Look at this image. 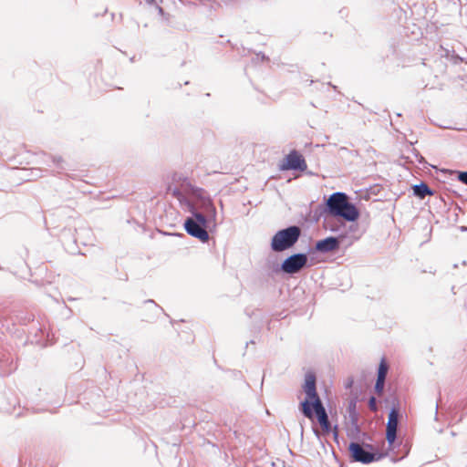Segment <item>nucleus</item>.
Wrapping results in <instances>:
<instances>
[{
    "label": "nucleus",
    "instance_id": "nucleus-1",
    "mask_svg": "<svg viewBox=\"0 0 467 467\" xmlns=\"http://www.w3.org/2000/svg\"><path fill=\"white\" fill-rule=\"evenodd\" d=\"M171 181L172 183L167 188L168 192L178 200L185 213L192 214L183 223L186 233L202 243L208 242V223L215 222L217 216L211 197L202 188L193 186L190 180L181 173H174Z\"/></svg>",
    "mask_w": 467,
    "mask_h": 467
},
{
    "label": "nucleus",
    "instance_id": "nucleus-2",
    "mask_svg": "<svg viewBox=\"0 0 467 467\" xmlns=\"http://www.w3.org/2000/svg\"><path fill=\"white\" fill-rule=\"evenodd\" d=\"M325 211L333 217L342 218L349 223L356 222L360 214L357 206L348 201L347 193L341 192L329 195Z\"/></svg>",
    "mask_w": 467,
    "mask_h": 467
},
{
    "label": "nucleus",
    "instance_id": "nucleus-3",
    "mask_svg": "<svg viewBox=\"0 0 467 467\" xmlns=\"http://www.w3.org/2000/svg\"><path fill=\"white\" fill-rule=\"evenodd\" d=\"M303 389L306 397L300 402L299 410L306 418L312 420V407L317 405V402L322 403L317 391V379L314 373L309 372L306 374Z\"/></svg>",
    "mask_w": 467,
    "mask_h": 467
},
{
    "label": "nucleus",
    "instance_id": "nucleus-4",
    "mask_svg": "<svg viewBox=\"0 0 467 467\" xmlns=\"http://www.w3.org/2000/svg\"><path fill=\"white\" fill-rule=\"evenodd\" d=\"M301 230L293 225L278 231L271 240V249L280 253L291 248L299 239Z\"/></svg>",
    "mask_w": 467,
    "mask_h": 467
},
{
    "label": "nucleus",
    "instance_id": "nucleus-5",
    "mask_svg": "<svg viewBox=\"0 0 467 467\" xmlns=\"http://www.w3.org/2000/svg\"><path fill=\"white\" fill-rule=\"evenodd\" d=\"M349 455L353 462L368 464L379 461L382 455L375 451L374 447L368 443L351 441L348 445Z\"/></svg>",
    "mask_w": 467,
    "mask_h": 467
},
{
    "label": "nucleus",
    "instance_id": "nucleus-6",
    "mask_svg": "<svg viewBox=\"0 0 467 467\" xmlns=\"http://www.w3.org/2000/svg\"><path fill=\"white\" fill-rule=\"evenodd\" d=\"M307 265V255L304 253H297L286 257L280 266H276L274 270L275 273L278 271L287 275H295L299 273Z\"/></svg>",
    "mask_w": 467,
    "mask_h": 467
},
{
    "label": "nucleus",
    "instance_id": "nucleus-7",
    "mask_svg": "<svg viewBox=\"0 0 467 467\" xmlns=\"http://www.w3.org/2000/svg\"><path fill=\"white\" fill-rule=\"evenodd\" d=\"M400 408L399 402L393 403L388 416L386 426V440L389 446H392L397 440V431L399 426Z\"/></svg>",
    "mask_w": 467,
    "mask_h": 467
},
{
    "label": "nucleus",
    "instance_id": "nucleus-8",
    "mask_svg": "<svg viewBox=\"0 0 467 467\" xmlns=\"http://www.w3.org/2000/svg\"><path fill=\"white\" fill-rule=\"evenodd\" d=\"M280 169L283 171H305L307 165L304 157L294 150L286 155L285 162L280 165Z\"/></svg>",
    "mask_w": 467,
    "mask_h": 467
},
{
    "label": "nucleus",
    "instance_id": "nucleus-9",
    "mask_svg": "<svg viewBox=\"0 0 467 467\" xmlns=\"http://www.w3.org/2000/svg\"><path fill=\"white\" fill-rule=\"evenodd\" d=\"M312 411L313 417H317V420L320 424L322 431L325 433H329L331 431V424L323 403L317 402V405H314L312 407Z\"/></svg>",
    "mask_w": 467,
    "mask_h": 467
},
{
    "label": "nucleus",
    "instance_id": "nucleus-10",
    "mask_svg": "<svg viewBox=\"0 0 467 467\" xmlns=\"http://www.w3.org/2000/svg\"><path fill=\"white\" fill-rule=\"evenodd\" d=\"M340 241L337 237L328 236L316 243L315 250L327 254L339 248Z\"/></svg>",
    "mask_w": 467,
    "mask_h": 467
},
{
    "label": "nucleus",
    "instance_id": "nucleus-11",
    "mask_svg": "<svg viewBox=\"0 0 467 467\" xmlns=\"http://www.w3.org/2000/svg\"><path fill=\"white\" fill-rule=\"evenodd\" d=\"M412 190L413 194L421 200L424 199L426 196H431L434 194V192L425 182H420V184L414 185L412 187Z\"/></svg>",
    "mask_w": 467,
    "mask_h": 467
},
{
    "label": "nucleus",
    "instance_id": "nucleus-12",
    "mask_svg": "<svg viewBox=\"0 0 467 467\" xmlns=\"http://www.w3.org/2000/svg\"><path fill=\"white\" fill-rule=\"evenodd\" d=\"M357 402L355 400H352L349 401L348 407V415L350 422L352 425H354L356 428H358V413L356 410Z\"/></svg>",
    "mask_w": 467,
    "mask_h": 467
},
{
    "label": "nucleus",
    "instance_id": "nucleus-13",
    "mask_svg": "<svg viewBox=\"0 0 467 467\" xmlns=\"http://www.w3.org/2000/svg\"><path fill=\"white\" fill-rule=\"evenodd\" d=\"M389 371V365L382 359L379 365L377 379H385Z\"/></svg>",
    "mask_w": 467,
    "mask_h": 467
},
{
    "label": "nucleus",
    "instance_id": "nucleus-14",
    "mask_svg": "<svg viewBox=\"0 0 467 467\" xmlns=\"http://www.w3.org/2000/svg\"><path fill=\"white\" fill-rule=\"evenodd\" d=\"M385 381H386L385 379H376L374 389L378 395H381L383 393L384 387H385Z\"/></svg>",
    "mask_w": 467,
    "mask_h": 467
},
{
    "label": "nucleus",
    "instance_id": "nucleus-15",
    "mask_svg": "<svg viewBox=\"0 0 467 467\" xmlns=\"http://www.w3.org/2000/svg\"><path fill=\"white\" fill-rule=\"evenodd\" d=\"M453 467H467V452L460 457Z\"/></svg>",
    "mask_w": 467,
    "mask_h": 467
},
{
    "label": "nucleus",
    "instance_id": "nucleus-16",
    "mask_svg": "<svg viewBox=\"0 0 467 467\" xmlns=\"http://www.w3.org/2000/svg\"><path fill=\"white\" fill-rule=\"evenodd\" d=\"M368 408L371 411H378L377 399L374 396H370L368 399Z\"/></svg>",
    "mask_w": 467,
    "mask_h": 467
},
{
    "label": "nucleus",
    "instance_id": "nucleus-17",
    "mask_svg": "<svg viewBox=\"0 0 467 467\" xmlns=\"http://www.w3.org/2000/svg\"><path fill=\"white\" fill-rule=\"evenodd\" d=\"M48 158L58 169H64L62 166L63 159L61 157L48 156Z\"/></svg>",
    "mask_w": 467,
    "mask_h": 467
},
{
    "label": "nucleus",
    "instance_id": "nucleus-18",
    "mask_svg": "<svg viewBox=\"0 0 467 467\" xmlns=\"http://www.w3.org/2000/svg\"><path fill=\"white\" fill-rule=\"evenodd\" d=\"M457 178L461 182L467 185V171H459Z\"/></svg>",
    "mask_w": 467,
    "mask_h": 467
},
{
    "label": "nucleus",
    "instance_id": "nucleus-19",
    "mask_svg": "<svg viewBox=\"0 0 467 467\" xmlns=\"http://www.w3.org/2000/svg\"><path fill=\"white\" fill-rule=\"evenodd\" d=\"M353 382H354V381H353V379H348V381L346 382V385H345L346 389H349V388H351V387H352V385H353Z\"/></svg>",
    "mask_w": 467,
    "mask_h": 467
},
{
    "label": "nucleus",
    "instance_id": "nucleus-20",
    "mask_svg": "<svg viewBox=\"0 0 467 467\" xmlns=\"http://www.w3.org/2000/svg\"><path fill=\"white\" fill-rule=\"evenodd\" d=\"M157 9H158V12H159V14H160V15H161V16H162V15L164 14V11H163L162 7H161V6H159V5H158V6H157Z\"/></svg>",
    "mask_w": 467,
    "mask_h": 467
},
{
    "label": "nucleus",
    "instance_id": "nucleus-21",
    "mask_svg": "<svg viewBox=\"0 0 467 467\" xmlns=\"http://www.w3.org/2000/svg\"><path fill=\"white\" fill-rule=\"evenodd\" d=\"M145 302H146V303L154 304V305H155V306H157V305H156V304L154 303V301H153V300H151V299L147 300V301H145Z\"/></svg>",
    "mask_w": 467,
    "mask_h": 467
},
{
    "label": "nucleus",
    "instance_id": "nucleus-22",
    "mask_svg": "<svg viewBox=\"0 0 467 467\" xmlns=\"http://www.w3.org/2000/svg\"><path fill=\"white\" fill-rule=\"evenodd\" d=\"M146 1H147V3H148V4H150V5H152V4H154V3H155V1H154V0H146Z\"/></svg>",
    "mask_w": 467,
    "mask_h": 467
},
{
    "label": "nucleus",
    "instance_id": "nucleus-23",
    "mask_svg": "<svg viewBox=\"0 0 467 467\" xmlns=\"http://www.w3.org/2000/svg\"><path fill=\"white\" fill-rule=\"evenodd\" d=\"M314 433L318 437L319 436V432L317 429H314Z\"/></svg>",
    "mask_w": 467,
    "mask_h": 467
}]
</instances>
